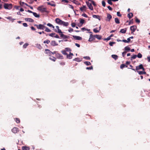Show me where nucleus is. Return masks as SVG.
<instances>
[{
  "label": "nucleus",
  "mask_w": 150,
  "mask_h": 150,
  "mask_svg": "<svg viewBox=\"0 0 150 150\" xmlns=\"http://www.w3.org/2000/svg\"><path fill=\"white\" fill-rule=\"evenodd\" d=\"M56 23L60 25H62L64 26H67L69 25V23L65 22L60 19L59 18H56L55 19Z\"/></svg>",
  "instance_id": "nucleus-1"
},
{
  "label": "nucleus",
  "mask_w": 150,
  "mask_h": 150,
  "mask_svg": "<svg viewBox=\"0 0 150 150\" xmlns=\"http://www.w3.org/2000/svg\"><path fill=\"white\" fill-rule=\"evenodd\" d=\"M12 5L11 4H8L5 3L4 5V7L5 9H11L12 8Z\"/></svg>",
  "instance_id": "nucleus-2"
},
{
  "label": "nucleus",
  "mask_w": 150,
  "mask_h": 150,
  "mask_svg": "<svg viewBox=\"0 0 150 150\" xmlns=\"http://www.w3.org/2000/svg\"><path fill=\"white\" fill-rule=\"evenodd\" d=\"M86 3L89 8L91 10H93V8L91 4L88 1H86Z\"/></svg>",
  "instance_id": "nucleus-3"
},
{
  "label": "nucleus",
  "mask_w": 150,
  "mask_h": 150,
  "mask_svg": "<svg viewBox=\"0 0 150 150\" xmlns=\"http://www.w3.org/2000/svg\"><path fill=\"white\" fill-rule=\"evenodd\" d=\"M56 28L57 29H55L54 30V31L56 32L59 33V34H60L62 33L61 30L59 29V28L58 26H56Z\"/></svg>",
  "instance_id": "nucleus-4"
},
{
  "label": "nucleus",
  "mask_w": 150,
  "mask_h": 150,
  "mask_svg": "<svg viewBox=\"0 0 150 150\" xmlns=\"http://www.w3.org/2000/svg\"><path fill=\"white\" fill-rule=\"evenodd\" d=\"M95 38L94 37V35H93L92 34H91L90 35V37L88 41L89 42H92V41L94 40Z\"/></svg>",
  "instance_id": "nucleus-5"
},
{
  "label": "nucleus",
  "mask_w": 150,
  "mask_h": 150,
  "mask_svg": "<svg viewBox=\"0 0 150 150\" xmlns=\"http://www.w3.org/2000/svg\"><path fill=\"white\" fill-rule=\"evenodd\" d=\"M11 131L13 133L16 134L18 132L19 130L18 128L14 127L11 129Z\"/></svg>",
  "instance_id": "nucleus-6"
},
{
  "label": "nucleus",
  "mask_w": 150,
  "mask_h": 150,
  "mask_svg": "<svg viewBox=\"0 0 150 150\" xmlns=\"http://www.w3.org/2000/svg\"><path fill=\"white\" fill-rule=\"evenodd\" d=\"M137 28V26L136 25H133L132 26H131L130 27V29L131 30V33H134Z\"/></svg>",
  "instance_id": "nucleus-7"
},
{
  "label": "nucleus",
  "mask_w": 150,
  "mask_h": 150,
  "mask_svg": "<svg viewBox=\"0 0 150 150\" xmlns=\"http://www.w3.org/2000/svg\"><path fill=\"white\" fill-rule=\"evenodd\" d=\"M45 53L49 56H50L52 54V52L50 51L49 50L46 49L45 50Z\"/></svg>",
  "instance_id": "nucleus-8"
},
{
  "label": "nucleus",
  "mask_w": 150,
  "mask_h": 150,
  "mask_svg": "<svg viewBox=\"0 0 150 150\" xmlns=\"http://www.w3.org/2000/svg\"><path fill=\"white\" fill-rule=\"evenodd\" d=\"M112 18V16L109 13H108L107 14V18L105 19V20L107 21H110L111 19Z\"/></svg>",
  "instance_id": "nucleus-9"
},
{
  "label": "nucleus",
  "mask_w": 150,
  "mask_h": 150,
  "mask_svg": "<svg viewBox=\"0 0 150 150\" xmlns=\"http://www.w3.org/2000/svg\"><path fill=\"white\" fill-rule=\"evenodd\" d=\"M38 9L42 12L47 11L46 8H42L40 6L38 8Z\"/></svg>",
  "instance_id": "nucleus-10"
},
{
  "label": "nucleus",
  "mask_w": 150,
  "mask_h": 150,
  "mask_svg": "<svg viewBox=\"0 0 150 150\" xmlns=\"http://www.w3.org/2000/svg\"><path fill=\"white\" fill-rule=\"evenodd\" d=\"M56 56L57 58L60 59H63V56L61 54L59 53H57L56 54Z\"/></svg>",
  "instance_id": "nucleus-11"
},
{
  "label": "nucleus",
  "mask_w": 150,
  "mask_h": 150,
  "mask_svg": "<svg viewBox=\"0 0 150 150\" xmlns=\"http://www.w3.org/2000/svg\"><path fill=\"white\" fill-rule=\"evenodd\" d=\"M72 37L76 40H81L82 39V38L79 36L73 35Z\"/></svg>",
  "instance_id": "nucleus-12"
},
{
  "label": "nucleus",
  "mask_w": 150,
  "mask_h": 150,
  "mask_svg": "<svg viewBox=\"0 0 150 150\" xmlns=\"http://www.w3.org/2000/svg\"><path fill=\"white\" fill-rule=\"evenodd\" d=\"M60 37L62 38L63 39H65L67 38H68L69 37V36L63 34L62 33L60 34Z\"/></svg>",
  "instance_id": "nucleus-13"
},
{
  "label": "nucleus",
  "mask_w": 150,
  "mask_h": 150,
  "mask_svg": "<svg viewBox=\"0 0 150 150\" xmlns=\"http://www.w3.org/2000/svg\"><path fill=\"white\" fill-rule=\"evenodd\" d=\"M25 20L26 21H28L30 22H34V20L33 19L30 18H25Z\"/></svg>",
  "instance_id": "nucleus-14"
},
{
  "label": "nucleus",
  "mask_w": 150,
  "mask_h": 150,
  "mask_svg": "<svg viewBox=\"0 0 150 150\" xmlns=\"http://www.w3.org/2000/svg\"><path fill=\"white\" fill-rule=\"evenodd\" d=\"M73 54L72 53H71L70 52L69 53V54H67V58H68L69 59H71L72 58V56H73Z\"/></svg>",
  "instance_id": "nucleus-15"
},
{
  "label": "nucleus",
  "mask_w": 150,
  "mask_h": 150,
  "mask_svg": "<svg viewBox=\"0 0 150 150\" xmlns=\"http://www.w3.org/2000/svg\"><path fill=\"white\" fill-rule=\"evenodd\" d=\"M51 45L53 46H57L58 45V44L56 43L55 41L53 40L50 43Z\"/></svg>",
  "instance_id": "nucleus-16"
},
{
  "label": "nucleus",
  "mask_w": 150,
  "mask_h": 150,
  "mask_svg": "<svg viewBox=\"0 0 150 150\" xmlns=\"http://www.w3.org/2000/svg\"><path fill=\"white\" fill-rule=\"evenodd\" d=\"M94 37L95 38H96L99 40L101 39L102 38V37L101 35H94Z\"/></svg>",
  "instance_id": "nucleus-17"
},
{
  "label": "nucleus",
  "mask_w": 150,
  "mask_h": 150,
  "mask_svg": "<svg viewBox=\"0 0 150 150\" xmlns=\"http://www.w3.org/2000/svg\"><path fill=\"white\" fill-rule=\"evenodd\" d=\"M92 16L93 18L98 19L99 21L100 20V17L98 15H93Z\"/></svg>",
  "instance_id": "nucleus-18"
},
{
  "label": "nucleus",
  "mask_w": 150,
  "mask_h": 150,
  "mask_svg": "<svg viewBox=\"0 0 150 150\" xmlns=\"http://www.w3.org/2000/svg\"><path fill=\"white\" fill-rule=\"evenodd\" d=\"M127 31V29L125 28V29H121L120 31V32L123 34H124L126 33Z\"/></svg>",
  "instance_id": "nucleus-19"
},
{
  "label": "nucleus",
  "mask_w": 150,
  "mask_h": 150,
  "mask_svg": "<svg viewBox=\"0 0 150 150\" xmlns=\"http://www.w3.org/2000/svg\"><path fill=\"white\" fill-rule=\"evenodd\" d=\"M22 148L23 150H29L30 149L29 147L26 146H23Z\"/></svg>",
  "instance_id": "nucleus-20"
},
{
  "label": "nucleus",
  "mask_w": 150,
  "mask_h": 150,
  "mask_svg": "<svg viewBox=\"0 0 150 150\" xmlns=\"http://www.w3.org/2000/svg\"><path fill=\"white\" fill-rule=\"evenodd\" d=\"M33 16L36 18H38L40 17V15L37 14L36 13L33 12Z\"/></svg>",
  "instance_id": "nucleus-21"
},
{
  "label": "nucleus",
  "mask_w": 150,
  "mask_h": 150,
  "mask_svg": "<svg viewBox=\"0 0 150 150\" xmlns=\"http://www.w3.org/2000/svg\"><path fill=\"white\" fill-rule=\"evenodd\" d=\"M133 16V14L131 13H129L127 15V17L129 19L131 18Z\"/></svg>",
  "instance_id": "nucleus-22"
},
{
  "label": "nucleus",
  "mask_w": 150,
  "mask_h": 150,
  "mask_svg": "<svg viewBox=\"0 0 150 150\" xmlns=\"http://www.w3.org/2000/svg\"><path fill=\"white\" fill-rule=\"evenodd\" d=\"M36 47L40 50L42 49V47L40 44H36Z\"/></svg>",
  "instance_id": "nucleus-23"
},
{
  "label": "nucleus",
  "mask_w": 150,
  "mask_h": 150,
  "mask_svg": "<svg viewBox=\"0 0 150 150\" xmlns=\"http://www.w3.org/2000/svg\"><path fill=\"white\" fill-rule=\"evenodd\" d=\"M111 56L115 60L117 59L118 58V56L116 55L113 54Z\"/></svg>",
  "instance_id": "nucleus-24"
},
{
  "label": "nucleus",
  "mask_w": 150,
  "mask_h": 150,
  "mask_svg": "<svg viewBox=\"0 0 150 150\" xmlns=\"http://www.w3.org/2000/svg\"><path fill=\"white\" fill-rule=\"evenodd\" d=\"M115 23L117 24H119L120 23V21L118 18H115Z\"/></svg>",
  "instance_id": "nucleus-25"
},
{
  "label": "nucleus",
  "mask_w": 150,
  "mask_h": 150,
  "mask_svg": "<svg viewBox=\"0 0 150 150\" xmlns=\"http://www.w3.org/2000/svg\"><path fill=\"white\" fill-rule=\"evenodd\" d=\"M82 60L78 58H76L73 59V61H76L77 62H80Z\"/></svg>",
  "instance_id": "nucleus-26"
},
{
  "label": "nucleus",
  "mask_w": 150,
  "mask_h": 150,
  "mask_svg": "<svg viewBox=\"0 0 150 150\" xmlns=\"http://www.w3.org/2000/svg\"><path fill=\"white\" fill-rule=\"evenodd\" d=\"M124 48H125V51H129L130 50V48L128 46L125 47Z\"/></svg>",
  "instance_id": "nucleus-27"
},
{
  "label": "nucleus",
  "mask_w": 150,
  "mask_h": 150,
  "mask_svg": "<svg viewBox=\"0 0 150 150\" xmlns=\"http://www.w3.org/2000/svg\"><path fill=\"white\" fill-rule=\"evenodd\" d=\"M137 72L138 73V74L139 75H142V74H146V72L145 71H137Z\"/></svg>",
  "instance_id": "nucleus-28"
},
{
  "label": "nucleus",
  "mask_w": 150,
  "mask_h": 150,
  "mask_svg": "<svg viewBox=\"0 0 150 150\" xmlns=\"http://www.w3.org/2000/svg\"><path fill=\"white\" fill-rule=\"evenodd\" d=\"M138 67L139 69H142L144 71L145 69L143 67V65L142 64H140L139 65V66H138Z\"/></svg>",
  "instance_id": "nucleus-29"
},
{
  "label": "nucleus",
  "mask_w": 150,
  "mask_h": 150,
  "mask_svg": "<svg viewBox=\"0 0 150 150\" xmlns=\"http://www.w3.org/2000/svg\"><path fill=\"white\" fill-rule=\"evenodd\" d=\"M137 57V55L134 54L132 56L130 59L131 60H132L133 59H135Z\"/></svg>",
  "instance_id": "nucleus-30"
},
{
  "label": "nucleus",
  "mask_w": 150,
  "mask_h": 150,
  "mask_svg": "<svg viewBox=\"0 0 150 150\" xmlns=\"http://www.w3.org/2000/svg\"><path fill=\"white\" fill-rule=\"evenodd\" d=\"M49 59H50L51 60L55 62L56 59V58L53 57H49Z\"/></svg>",
  "instance_id": "nucleus-31"
},
{
  "label": "nucleus",
  "mask_w": 150,
  "mask_h": 150,
  "mask_svg": "<svg viewBox=\"0 0 150 150\" xmlns=\"http://www.w3.org/2000/svg\"><path fill=\"white\" fill-rule=\"evenodd\" d=\"M125 67H127V66L126 65L124 64H122L120 66V68L121 69H123V68H124Z\"/></svg>",
  "instance_id": "nucleus-32"
},
{
  "label": "nucleus",
  "mask_w": 150,
  "mask_h": 150,
  "mask_svg": "<svg viewBox=\"0 0 150 150\" xmlns=\"http://www.w3.org/2000/svg\"><path fill=\"white\" fill-rule=\"evenodd\" d=\"M84 63L87 66H88L91 65V63L89 62H84Z\"/></svg>",
  "instance_id": "nucleus-33"
},
{
  "label": "nucleus",
  "mask_w": 150,
  "mask_h": 150,
  "mask_svg": "<svg viewBox=\"0 0 150 150\" xmlns=\"http://www.w3.org/2000/svg\"><path fill=\"white\" fill-rule=\"evenodd\" d=\"M45 31L47 32H51V30L50 29H49L48 28L46 27H45Z\"/></svg>",
  "instance_id": "nucleus-34"
},
{
  "label": "nucleus",
  "mask_w": 150,
  "mask_h": 150,
  "mask_svg": "<svg viewBox=\"0 0 150 150\" xmlns=\"http://www.w3.org/2000/svg\"><path fill=\"white\" fill-rule=\"evenodd\" d=\"M72 2L74 3L75 4H78V2L76 0H70Z\"/></svg>",
  "instance_id": "nucleus-35"
},
{
  "label": "nucleus",
  "mask_w": 150,
  "mask_h": 150,
  "mask_svg": "<svg viewBox=\"0 0 150 150\" xmlns=\"http://www.w3.org/2000/svg\"><path fill=\"white\" fill-rule=\"evenodd\" d=\"M47 25L50 27H51L53 28L54 29V27L52 24L50 23H48L47 24Z\"/></svg>",
  "instance_id": "nucleus-36"
},
{
  "label": "nucleus",
  "mask_w": 150,
  "mask_h": 150,
  "mask_svg": "<svg viewBox=\"0 0 150 150\" xmlns=\"http://www.w3.org/2000/svg\"><path fill=\"white\" fill-rule=\"evenodd\" d=\"M15 120L18 123L20 122V119L18 118H15Z\"/></svg>",
  "instance_id": "nucleus-37"
},
{
  "label": "nucleus",
  "mask_w": 150,
  "mask_h": 150,
  "mask_svg": "<svg viewBox=\"0 0 150 150\" xmlns=\"http://www.w3.org/2000/svg\"><path fill=\"white\" fill-rule=\"evenodd\" d=\"M61 52L62 54L64 55H67V53H66V51L65 50H62L61 51Z\"/></svg>",
  "instance_id": "nucleus-38"
},
{
  "label": "nucleus",
  "mask_w": 150,
  "mask_h": 150,
  "mask_svg": "<svg viewBox=\"0 0 150 150\" xmlns=\"http://www.w3.org/2000/svg\"><path fill=\"white\" fill-rule=\"evenodd\" d=\"M137 57L139 58H141L142 57V55L140 53H139L137 55Z\"/></svg>",
  "instance_id": "nucleus-39"
},
{
  "label": "nucleus",
  "mask_w": 150,
  "mask_h": 150,
  "mask_svg": "<svg viewBox=\"0 0 150 150\" xmlns=\"http://www.w3.org/2000/svg\"><path fill=\"white\" fill-rule=\"evenodd\" d=\"M86 8V6H83L82 7L80 8V10L81 11H83V8Z\"/></svg>",
  "instance_id": "nucleus-40"
},
{
  "label": "nucleus",
  "mask_w": 150,
  "mask_h": 150,
  "mask_svg": "<svg viewBox=\"0 0 150 150\" xmlns=\"http://www.w3.org/2000/svg\"><path fill=\"white\" fill-rule=\"evenodd\" d=\"M28 45V44L27 43H25L23 46V47L24 48H26L27 46Z\"/></svg>",
  "instance_id": "nucleus-41"
},
{
  "label": "nucleus",
  "mask_w": 150,
  "mask_h": 150,
  "mask_svg": "<svg viewBox=\"0 0 150 150\" xmlns=\"http://www.w3.org/2000/svg\"><path fill=\"white\" fill-rule=\"evenodd\" d=\"M65 50L66 51L69 52V51H71V50L69 48L66 47L65 48Z\"/></svg>",
  "instance_id": "nucleus-42"
},
{
  "label": "nucleus",
  "mask_w": 150,
  "mask_h": 150,
  "mask_svg": "<svg viewBox=\"0 0 150 150\" xmlns=\"http://www.w3.org/2000/svg\"><path fill=\"white\" fill-rule=\"evenodd\" d=\"M84 22V20L83 19H81L80 20V23L82 25Z\"/></svg>",
  "instance_id": "nucleus-43"
},
{
  "label": "nucleus",
  "mask_w": 150,
  "mask_h": 150,
  "mask_svg": "<svg viewBox=\"0 0 150 150\" xmlns=\"http://www.w3.org/2000/svg\"><path fill=\"white\" fill-rule=\"evenodd\" d=\"M47 4L48 5H51L52 6H56V5L55 4H51L50 2H47Z\"/></svg>",
  "instance_id": "nucleus-44"
},
{
  "label": "nucleus",
  "mask_w": 150,
  "mask_h": 150,
  "mask_svg": "<svg viewBox=\"0 0 150 150\" xmlns=\"http://www.w3.org/2000/svg\"><path fill=\"white\" fill-rule=\"evenodd\" d=\"M115 42H110L109 43V45L110 46H112L114 44H115Z\"/></svg>",
  "instance_id": "nucleus-45"
},
{
  "label": "nucleus",
  "mask_w": 150,
  "mask_h": 150,
  "mask_svg": "<svg viewBox=\"0 0 150 150\" xmlns=\"http://www.w3.org/2000/svg\"><path fill=\"white\" fill-rule=\"evenodd\" d=\"M93 31L96 33H98L99 32V30H98L96 28H94L93 29Z\"/></svg>",
  "instance_id": "nucleus-46"
},
{
  "label": "nucleus",
  "mask_w": 150,
  "mask_h": 150,
  "mask_svg": "<svg viewBox=\"0 0 150 150\" xmlns=\"http://www.w3.org/2000/svg\"><path fill=\"white\" fill-rule=\"evenodd\" d=\"M50 42V41L49 40H45L44 41V43H47L48 44Z\"/></svg>",
  "instance_id": "nucleus-47"
},
{
  "label": "nucleus",
  "mask_w": 150,
  "mask_h": 150,
  "mask_svg": "<svg viewBox=\"0 0 150 150\" xmlns=\"http://www.w3.org/2000/svg\"><path fill=\"white\" fill-rule=\"evenodd\" d=\"M83 58L88 60L90 59V58L88 56H84L83 57Z\"/></svg>",
  "instance_id": "nucleus-48"
},
{
  "label": "nucleus",
  "mask_w": 150,
  "mask_h": 150,
  "mask_svg": "<svg viewBox=\"0 0 150 150\" xmlns=\"http://www.w3.org/2000/svg\"><path fill=\"white\" fill-rule=\"evenodd\" d=\"M127 51H124L122 53V56L123 57H124L125 55L126 54V53H127Z\"/></svg>",
  "instance_id": "nucleus-49"
},
{
  "label": "nucleus",
  "mask_w": 150,
  "mask_h": 150,
  "mask_svg": "<svg viewBox=\"0 0 150 150\" xmlns=\"http://www.w3.org/2000/svg\"><path fill=\"white\" fill-rule=\"evenodd\" d=\"M38 29H42L43 30V28L42 27V24H40L39 25Z\"/></svg>",
  "instance_id": "nucleus-50"
},
{
  "label": "nucleus",
  "mask_w": 150,
  "mask_h": 150,
  "mask_svg": "<svg viewBox=\"0 0 150 150\" xmlns=\"http://www.w3.org/2000/svg\"><path fill=\"white\" fill-rule=\"evenodd\" d=\"M73 31V29H72V28H69V29L68 30V31L69 32H70V33L71 32H72Z\"/></svg>",
  "instance_id": "nucleus-51"
},
{
  "label": "nucleus",
  "mask_w": 150,
  "mask_h": 150,
  "mask_svg": "<svg viewBox=\"0 0 150 150\" xmlns=\"http://www.w3.org/2000/svg\"><path fill=\"white\" fill-rule=\"evenodd\" d=\"M93 69L92 66H91L89 67H87L86 68V69L87 70H91L92 69Z\"/></svg>",
  "instance_id": "nucleus-52"
},
{
  "label": "nucleus",
  "mask_w": 150,
  "mask_h": 150,
  "mask_svg": "<svg viewBox=\"0 0 150 150\" xmlns=\"http://www.w3.org/2000/svg\"><path fill=\"white\" fill-rule=\"evenodd\" d=\"M102 5L103 7H105V3L104 1H103L102 2Z\"/></svg>",
  "instance_id": "nucleus-53"
},
{
  "label": "nucleus",
  "mask_w": 150,
  "mask_h": 150,
  "mask_svg": "<svg viewBox=\"0 0 150 150\" xmlns=\"http://www.w3.org/2000/svg\"><path fill=\"white\" fill-rule=\"evenodd\" d=\"M91 3H92V4H93V5L94 6H96V4H95V2L91 0Z\"/></svg>",
  "instance_id": "nucleus-54"
},
{
  "label": "nucleus",
  "mask_w": 150,
  "mask_h": 150,
  "mask_svg": "<svg viewBox=\"0 0 150 150\" xmlns=\"http://www.w3.org/2000/svg\"><path fill=\"white\" fill-rule=\"evenodd\" d=\"M55 35V33H51L49 35L51 37H54V35Z\"/></svg>",
  "instance_id": "nucleus-55"
},
{
  "label": "nucleus",
  "mask_w": 150,
  "mask_h": 150,
  "mask_svg": "<svg viewBox=\"0 0 150 150\" xmlns=\"http://www.w3.org/2000/svg\"><path fill=\"white\" fill-rule=\"evenodd\" d=\"M71 26L72 27H74L76 26V24L74 23H72L71 24Z\"/></svg>",
  "instance_id": "nucleus-56"
},
{
  "label": "nucleus",
  "mask_w": 150,
  "mask_h": 150,
  "mask_svg": "<svg viewBox=\"0 0 150 150\" xmlns=\"http://www.w3.org/2000/svg\"><path fill=\"white\" fill-rule=\"evenodd\" d=\"M136 22L138 23H139L140 22V20L137 18H136V19H135Z\"/></svg>",
  "instance_id": "nucleus-57"
},
{
  "label": "nucleus",
  "mask_w": 150,
  "mask_h": 150,
  "mask_svg": "<svg viewBox=\"0 0 150 150\" xmlns=\"http://www.w3.org/2000/svg\"><path fill=\"white\" fill-rule=\"evenodd\" d=\"M112 0H108V3L110 4V5H112V3L111 2Z\"/></svg>",
  "instance_id": "nucleus-58"
},
{
  "label": "nucleus",
  "mask_w": 150,
  "mask_h": 150,
  "mask_svg": "<svg viewBox=\"0 0 150 150\" xmlns=\"http://www.w3.org/2000/svg\"><path fill=\"white\" fill-rule=\"evenodd\" d=\"M7 18L8 19L11 20L13 21L14 20H15V19L12 18L11 17H7Z\"/></svg>",
  "instance_id": "nucleus-59"
},
{
  "label": "nucleus",
  "mask_w": 150,
  "mask_h": 150,
  "mask_svg": "<svg viewBox=\"0 0 150 150\" xmlns=\"http://www.w3.org/2000/svg\"><path fill=\"white\" fill-rule=\"evenodd\" d=\"M82 16H83L84 17L86 18H87L88 17V16H87V15L85 13H83V14H82Z\"/></svg>",
  "instance_id": "nucleus-60"
},
{
  "label": "nucleus",
  "mask_w": 150,
  "mask_h": 150,
  "mask_svg": "<svg viewBox=\"0 0 150 150\" xmlns=\"http://www.w3.org/2000/svg\"><path fill=\"white\" fill-rule=\"evenodd\" d=\"M23 25L24 27H27L28 26V25L26 23H23Z\"/></svg>",
  "instance_id": "nucleus-61"
},
{
  "label": "nucleus",
  "mask_w": 150,
  "mask_h": 150,
  "mask_svg": "<svg viewBox=\"0 0 150 150\" xmlns=\"http://www.w3.org/2000/svg\"><path fill=\"white\" fill-rule=\"evenodd\" d=\"M117 15L118 16L120 17L121 16V15L120 14V12H117Z\"/></svg>",
  "instance_id": "nucleus-62"
},
{
  "label": "nucleus",
  "mask_w": 150,
  "mask_h": 150,
  "mask_svg": "<svg viewBox=\"0 0 150 150\" xmlns=\"http://www.w3.org/2000/svg\"><path fill=\"white\" fill-rule=\"evenodd\" d=\"M110 37H108L107 38H105L104 39V40H110Z\"/></svg>",
  "instance_id": "nucleus-63"
},
{
  "label": "nucleus",
  "mask_w": 150,
  "mask_h": 150,
  "mask_svg": "<svg viewBox=\"0 0 150 150\" xmlns=\"http://www.w3.org/2000/svg\"><path fill=\"white\" fill-rule=\"evenodd\" d=\"M25 4V3L23 2L20 1V4L21 6L23 5V4Z\"/></svg>",
  "instance_id": "nucleus-64"
}]
</instances>
